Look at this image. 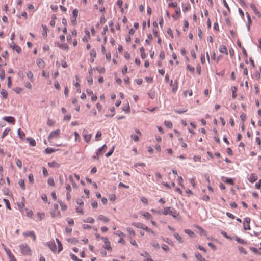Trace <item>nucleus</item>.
<instances>
[{"instance_id": "f257e3e1", "label": "nucleus", "mask_w": 261, "mask_h": 261, "mask_svg": "<svg viewBox=\"0 0 261 261\" xmlns=\"http://www.w3.org/2000/svg\"><path fill=\"white\" fill-rule=\"evenodd\" d=\"M161 214H162L164 215H171L174 218H177L179 215V213L177 212V211L171 207H164L163 211L161 212Z\"/></svg>"}, {"instance_id": "f03ea898", "label": "nucleus", "mask_w": 261, "mask_h": 261, "mask_svg": "<svg viewBox=\"0 0 261 261\" xmlns=\"http://www.w3.org/2000/svg\"><path fill=\"white\" fill-rule=\"evenodd\" d=\"M19 249L21 253L24 255H31V250L27 244L23 243L19 245Z\"/></svg>"}, {"instance_id": "7ed1b4c3", "label": "nucleus", "mask_w": 261, "mask_h": 261, "mask_svg": "<svg viewBox=\"0 0 261 261\" xmlns=\"http://www.w3.org/2000/svg\"><path fill=\"white\" fill-rule=\"evenodd\" d=\"M101 239L103 241L104 243V244L103 245V248L109 252H111L112 251V247L111 246V243L108 238L107 237H101Z\"/></svg>"}, {"instance_id": "20e7f679", "label": "nucleus", "mask_w": 261, "mask_h": 261, "mask_svg": "<svg viewBox=\"0 0 261 261\" xmlns=\"http://www.w3.org/2000/svg\"><path fill=\"white\" fill-rule=\"evenodd\" d=\"M60 134V130L59 129L51 131L48 136V140L51 141L53 139L58 138Z\"/></svg>"}, {"instance_id": "39448f33", "label": "nucleus", "mask_w": 261, "mask_h": 261, "mask_svg": "<svg viewBox=\"0 0 261 261\" xmlns=\"http://www.w3.org/2000/svg\"><path fill=\"white\" fill-rule=\"evenodd\" d=\"M58 205L57 204H54V209L50 212V214L52 217H61V213L60 211L58 210Z\"/></svg>"}, {"instance_id": "423d86ee", "label": "nucleus", "mask_w": 261, "mask_h": 261, "mask_svg": "<svg viewBox=\"0 0 261 261\" xmlns=\"http://www.w3.org/2000/svg\"><path fill=\"white\" fill-rule=\"evenodd\" d=\"M82 136L84 138L85 141L88 144L89 143L92 137V134H87V130L85 129H84L82 132Z\"/></svg>"}, {"instance_id": "0eeeda50", "label": "nucleus", "mask_w": 261, "mask_h": 261, "mask_svg": "<svg viewBox=\"0 0 261 261\" xmlns=\"http://www.w3.org/2000/svg\"><path fill=\"white\" fill-rule=\"evenodd\" d=\"M250 223V218L249 217H246L244 218L243 222V228L245 230H249L251 229Z\"/></svg>"}, {"instance_id": "6e6552de", "label": "nucleus", "mask_w": 261, "mask_h": 261, "mask_svg": "<svg viewBox=\"0 0 261 261\" xmlns=\"http://www.w3.org/2000/svg\"><path fill=\"white\" fill-rule=\"evenodd\" d=\"M65 189L66 190V199L67 201H69L71 198V192L72 191V189L70 185L68 184H66L65 185Z\"/></svg>"}, {"instance_id": "1a4fd4ad", "label": "nucleus", "mask_w": 261, "mask_h": 261, "mask_svg": "<svg viewBox=\"0 0 261 261\" xmlns=\"http://www.w3.org/2000/svg\"><path fill=\"white\" fill-rule=\"evenodd\" d=\"M48 166L51 168H59L61 164L55 160L48 162Z\"/></svg>"}, {"instance_id": "9d476101", "label": "nucleus", "mask_w": 261, "mask_h": 261, "mask_svg": "<svg viewBox=\"0 0 261 261\" xmlns=\"http://www.w3.org/2000/svg\"><path fill=\"white\" fill-rule=\"evenodd\" d=\"M97 219L99 221H101L104 223H107L110 221V219L109 218H108L106 216H105L103 215H99L97 218Z\"/></svg>"}, {"instance_id": "9b49d317", "label": "nucleus", "mask_w": 261, "mask_h": 261, "mask_svg": "<svg viewBox=\"0 0 261 261\" xmlns=\"http://www.w3.org/2000/svg\"><path fill=\"white\" fill-rule=\"evenodd\" d=\"M258 177L256 174L255 173H251L250 174L249 177L248 178V180L251 182L253 183L255 181L257 180Z\"/></svg>"}, {"instance_id": "f8f14e48", "label": "nucleus", "mask_w": 261, "mask_h": 261, "mask_svg": "<svg viewBox=\"0 0 261 261\" xmlns=\"http://www.w3.org/2000/svg\"><path fill=\"white\" fill-rule=\"evenodd\" d=\"M195 256L197 261H208V260H206L205 258H204L201 255V254L198 252L195 253Z\"/></svg>"}, {"instance_id": "ddd939ff", "label": "nucleus", "mask_w": 261, "mask_h": 261, "mask_svg": "<svg viewBox=\"0 0 261 261\" xmlns=\"http://www.w3.org/2000/svg\"><path fill=\"white\" fill-rule=\"evenodd\" d=\"M48 247L51 249V250L55 253L57 251V246L54 242H49L48 244Z\"/></svg>"}, {"instance_id": "4468645a", "label": "nucleus", "mask_w": 261, "mask_h": 261, "mask_svg": "<svg viewBox=\"0 0 261 261\" xmlns=\"http://www.w3.org/2000/svg\"><path fill=\"white\" fill-rule=\"evenodd\" d=\"M141 255L144 257V261H153L150 255L146 252L142 253Z\"/></svg>"}, {"instance_id": "2eb2a0df", "label": "nucleus", "mask_w": 261, "mask_h": 261, "mask_svg": "<svg viewBox=\"0 0 261 261\" xmlns=\"http://www.w3.org/2000/svg\"><path fill=\"white\" fill-rule=\"evenodd\" d=\"M250 7L251 9L254 11V12L255 13L256 15H257L259 17H261V14L260 12L258 11L257 8L256 7L255 5L253 4H251L250 5Z\"/></svg>"}, {"instance_id": "dca6fc26", "label": "nucleus", "mask_w": 261, "mask_h": 261, "mask_svg": "<svg viewBox=\"0 0 261 261\" xmlns=\"http://www.w3.org/2000/svg\"><path fill=\"white\" fill-rule=\"evenodd\" d=\"M219 50L220 52H221L222 53H224V54H225L226 55H228V51H227V48L226 46H225V45H221L219 46Z\"/></svg>"}, {"instance_id": "f3484780", "label": "nucleus", "mask_w": 261, "mask_h": 261, "mask_svg": "<svg viewBox=\"0 0 261 261\" xmlns=\"http://www.w3.org/2000/svg\"><path fill=\"white\" fill-rule=\"evenodd\" d=\"M3 119L10 123H14L15 121V118L12 116L4 117Z\"/></svg>"}, {"instance_id": "a211bd4d", "label": "nucleus", "mask_w": 261, "mask_h": 261, "mask_svg": "<svg viewBox=\"0 0 261 261\" xmlns=\"http://www.w3.org/2000/svg\"><path fill=\"white\" fill-rule=\"evenodd\" d=\"M246 14L247 20H248V23L247 24V29H248V31H249L250 29V25L252 24V21H251V17H250L249 13L248 12H246Z\"/></svg>"}, {"instance_id": "6ab92c4d", "label": "nucleus", "mask_w": 261, "mask_h": 261, "mask_svg": "<svg viewBox=\"0 0 261 261\" xmlns=\"http://www.w3.org/2000/svg\"><path fill=\"white\" fill-rule=\"evenodd\" d=\"M174 237L176 238L177 241L179 243H182L184 242V240L181 236H180L178 233L175 232L174 234Z\"/></svg>"}, {"instance_id": "aec40b11", "label": "nucleus", "mask_w": 261, "mask_h": 261, "mask_svg": "<svg viewBox=\"0 0 261 261\" xmlns=\"http://www.w3.org/2000/svg\"><path fill=\"white\" fill-rule=\"evenodd\" d=\"M141 215L142 216L148 220L151 219L152 218L151 215L147 212H141Z\"/></svg>"}, {"instance_id": "412c9836", "label": "nucleus", "mask_w": 261, "mask_h": 261, "mask_svg": "<svg viewBox=\"0 0 261 261\" xmlns=\"http://www.w3.org/2000/svg\"><path fill=\"white\" fill-rule=\"evenodd\" d=\"M37 220L41 221L45 218V213L43 212H39L37 215Z\"/></svg>"}, {"instance_id": "4be33fe9", "label": "nucleus", "mask_w": 261, "mask_h": 261, "mask_svg": "<svg viewBox=\"0 0 261 261\" xmlns=\"http://www.w3.org/2000/svg\"><path fill=\"white\" fill-rule=\"evenodd\" d=\"M37 65L40 68H43L45 66L44 62L41 59H37Z\"/></svg>"}, {"instance_id": "5701e85b", "label": "nucleus", "mask_w": 261, "mask_h": 261, "mask_svg": "<svg viewBox=\"0 0 261 261\" xmlns=\"http://www.w3.org/2000/svg\"><path fill=\"white\" fill-rule=\"evenodd\" d=\"M195 227L199 230V232L200 235H206V231L200 226L199 225H195Z\"/></svg>"}, {"instance_id": "b1692460", "label": "nucleus", "mask_w": 261, "mask_h": 261, "mask_svg": "<svg viewBox=\"0 0 261 261\" xmlns=\"http://www.w3.org/2000/svg\"><path fill=\"white\" fill-rule=\"evenodd\" d=\"M127 231L129 232V238H134L135 235H136V233L134 231V230H133V229L131 227H128L127 228Z\"/></svg>"}, {"instance_id": "393cba45", "label": "nucleus", "mask_w": 261, "mask_h": 261, "mask_svg": "<svg viewBox=\"0 0 261 261\" xmlns=\"http://www.w3.org/2000/svg\"><path fill=\"white\" fill-rule=\"evenodd\" d=\"M57 150H58V149H55L52 148L48 147L45 150V152L46 154H51Z\"/></svg>"}, {"instance_id": "a878e982", "label": "nucleus", "mask_w": 261, "mask_h": 261, "mask_svg": "<svg viewBox=\"0 0 261 261\" xmlns=\"http://www.w3.org/2000/svg\"><path fill=\"white\" fill-rule=\"evenodd\" d=\"M13 45H11V47H12V48L14 50H15L18 53H19L21 51V49L20 47L16 45L14 42L13 43Z\"/></svg>"}, {"instance_id": "bb28decb", "label": "nucleus", "mask_w": 261, "mask_h": 261, "mask_svg": "<svg viewBox=\"0 0 261 261\" xmlns=\"http://www.w3.org/2000/svg\"><path fill=\"white\" fill-rule=\"evenodd\" d=\"M58 46L61 49H63V50H64L67 51L69 49V47H68V45L66 44H59L58 45Z\"/></svg>"}, {"instance_id": "cd10ccee", "label": "nucleus", "mask_w": 261, "mask_h": 261, "mask_svg": "<svg viewBox=\"0 0 261 261\" xmlns=\"http://www.w3.org/2000/svg\"><path fill=\"white\" fill-rule=\"evenodd\" d=\"M68 179H69V181L71 182L72 186L74 188H76L77 187V186L76 184V183L74 181L73 176L71 175H70L68 177Z\"/></svg>"}, {"instance_id": "c85d7f7f", "label": "nucleus", "mask_w": 261, "mask_h": 261, "mask_svg": "<svg viewBox=\"0 0 261 261\" xmlns=\"http://www.w3.org/2000/svg\"><path fill=\"white\" fill-rule=\"evenodd\" d=\"M180 14V10L179 9L175 11V14L172 15L173 18L175 19H178Z\"/></svg>"}, {"instance_id": "c756f323", "label": "nucleus", "mask_w": 261, "mask_h": 261, "mask_svg": "<svg viewBox=\"0 0 261 261\" xmlns=\"http://www.w3.org/2000/svg\"><path fill=\"white\" fill-rule=\"evenodd\" d=\"M56 241H57V242L58 245V250L57 252H58V253H59L62 250L63 247H62L61 242L58 239H56Z\"/></svg>"}, {"instance_id": "7c9ffc66", "label": "nucleus", "mask_w": 261, "mask_h": 261, "mask_svg": "<svg viewBox=\"0 0 261 261\" xmlns=\"http://www.w3.org/2000/svg\"><path fill=\"white\" fill-rule=\"evenodd\" d=\"M224 182L226 184H228L231 185H234L233 180L232 178H226L224 180H223Z\"/></svg>"}, {"instance_id": "2f4dec72", "label": "nucleus", "mask_w": 261, "mask_h": 261, "mask_svg": "<svg viewBox=\"0 0 261 261\" xmlns=\"http://www.w3.org/2000/svg\"><path fill=\"white\" fill-rule=\"evenodd\" d=\"M17 134L19 136V137L21 139H23L24 136H25V134L23 132V131H21V129L20 128H19L17 130Z\"/></svg>"}, {"instance_id": "473e14b6", "label": "nucleus", "mask_w": 261, "mask_h": 261, "mask_svg": "<svg viewBox=\"0 0 261 261\" xmlns=\"http://www.w3.org/2000/svg\"><path fill=\"white\" fill-rule=\"evenodd\" d=\"M235 240L239 243L241 244H246V242L244 240V239L239 238L238 237L236 236L235 237Z\"/></svg>"}, {"instance_id": "72a5a7b5", "label": "nucleus", "mask_w": 261, "mask_h": 261, "mask_svg": "<svg viewBox=\"0 0 261 261\" xmlns=\"http://www.w3.org/2000/svg\"><path fill=\"white\" fill-rule=\"evenodd\" d=\"M47 183H48V185L49 186H51V187L54 186H55V182H54V178L52 177H50L48 179Z\"/></svg>"}, {"instance_id": "f704fd0d", "label": "nucleus", "mask_w": 261, "mask_h": 261, "mask_svg": "<svg viewBox=\"0 0 261 261\" xmlns=\"http://www.w3.org/2000/svg\"><path fill=\"white\" fill-rule=\"evenodd\" d=\"M102 136V134L101 131L98 130L95 135V140L96 141H99L101 139V137Z\"/></svg>"}, {"instance_id": "c9c22d12", "label": "nucleus", "mask_w": 261, "mask_h": 261, "mask_svg": "<svg viewBox=\"0 0 261 261\" xmlns=\"http://www.w3.org/2000/svg\"><path fill=\"white\" fill-rule=\"evenodd\" d=\"M185 232L191 237H193L194 236V232L190 229H185Z\"/></svg>"}, {"instance_id": "e433bc0d", "label": "nucleus", "mask_w": 261, "mask_h": 261, "mask_svg": "<svg viewBox=\"0 0 261 261\" xmlns=\"http://www.w3.org/2000/svg\"><path fill=\"white\" fill-rule=\"evenodd\" d=\"M164 124L167 127L169 128H171L173 126L172 122L168 120H165L164 121Z\"/></svg>"}, {"instance_id": "4c0bfd02", "label": "nucleus", "mask_w": 261, "mask_h": 261, "mask_svg": "<svg viewBox=\"0 0 261 261\" xmlns=\"http://www.w3.org/2000/svg\"><path fill=\"white\" fill-rule=\"evenodd\" d=\"M251 251H252L255 254L261 255V252L258 251L256 248L251 247L250 248Z\"/></svg>"}, {"instance_id": "58836bf2", "label": "nucleus", "mask_w": 261, "mask_h": 261, "mask_svg": "<svg viewBox=\"0 0 261 261\" xmlns=\"http://www.w3.org/2000/svg\"><path fill=\"white\" fill-rule=\"evenodd\" d=\"M18 184L22 190H24L25 189L24 181L23 179H20Z\"/></svg>"}, {"instance_id": "ea45409f", "label": "nucleus", "mask_w": 261, "mask_h": 261, "mask_svg": "<svg viewBox=\"0 0 261 261\" xmlns=\"http://www.w3.org/2000/svg\"><path fill=\"white\" fill-rule=\"evenodd\" d=\"M140 51L141 53V57L142 59H145L146 58V54L145 53V49L144 47H142L140 48Z\"/></svg>"}, {"instance_id": "a19ab883", "label": "nucleus", "mask_w": 261, "mask_h": 261, "mask_svg": "<svg viewBox=\"0 0 261 261\" xmlns=\"http://www.w3.org/2000/svg\"><path fill=\"white\" fill-rule=\"evenodd\" d=\"M70 256L71 258L74 261H82V259H79L76 255L73 253H70Z\"/></svg>"}, {"instance_id": "79ce46f5", "label": "nucleus", "mask_w": 261, "mask_h": 261, "mask_svg": "<svg viewBox=\"0 0 261 261\" xmlns=\"http://www.w3.org/2000/svg\"><path fill=\"white\" fill-rule=\"evenodd\" d=\"M58 202L61 206L62 210L64 211H66L67 208V205L63 203L61 201H59Z\"/></svg>"}, {"instance_id": "37998d69", "label": "nucleus", "mask_w": 261, "mask_h": 261, "mask_svg": "<svg viewBox=\"0 0 261 261\" xmlns=\"http://www.w3.org/2000/svg\"><path fill=\"white\" fill-rule=\"evenodd\" d=\"M84 222L89 223H93L94 222V219L91 217H88L86 220H84Z\"/></svg>"}, {"instance_id": "c03bdc74", "label": "nucleus", "mask_w": 261, "mask_h": 261, "mask_svg": "<svg viewBox=\"0 0 261 261\" xmlns=\"http://www.w3.org/2000/svg\"><path fill=\"white\" fill-rule=\"evenodd\" d=\"M74 135L75 136V142H80L81 141V138L79 134V133L77 132H74Z\"/></svg>"}, {"instance_id": "a18cd8bd", "label": "nucleus", "mask_w": 261, "mask_h": 261, "mask_svg": "<svg viewBox=\"0 0 261 261\" xmlns=\"http://www.w3.org/2000/svg\"><path fill=\"white\" fill-rule=\"evenodd\" d=\"M47 28L46 26H43V30H42V35L44 37H46L47 36Z\"/></svg>"}, {"instance_id": "49530a36", "label": "nucleus", "mask_w": 261, "mask_h": 261, "mask_svg": "<svg viewBox=\"0 0 261 261\" xmlns=\"http://www.w3.org/2000/svg\"><path fill=\"white\" fill-rule=\"evenodd\" d=\"M10 130V129L9 128H6L4 131L3 132V134L2 135V139H4V137L7 136L8 134V133L9 132V131Z\"/></svg>"}, {"instance_id": "de8ad7c7", "label": "nucleus", "mask_w": 261, "mask_h": 261, "mask_svg": "<svg viewBox=\"0 0 261 261\" xmlns=\"http://www.w3.org/2000/svg\"><path fill=\"white\" fill-rule=\"evenodd\" d=\"M115 149V146H113L112 148L109 150V151L106 154V157L110 156L112 153H113Z\"/></svg>"}, {"instance_id": "09e8293b", "label": "nucleus", "mask_w": 261, "mask_h": 261, "mask_svg": "<svg viewBox=\"0 0 261 261\" xmlns=\"http://www.w3.org/2000/svg\"><path fill=\"white\" fill-rule=\"evenodd\" d=\"M187 109H182V110L176 109L174 111L178 114H182L184 112H187Z\"/></svg>"}, {"instance_id": "8fccbe9b", "label": "nucleus", "mask_w": 261, "mask_h": 261, "mask_svg": "<svg viewBox=\"0 0 261 261\" xmlns=\"http://www.w3.org/2000/svg\"><path fill=\"white\" fill-rule=\"evenodd\" d=\"M238 249L239 250V252L241 253H242V254H247V251H246V250L245 249V248L242 246H239L238 247Z\"/></svg>"}, {"instance_id": "3c124183", "label": "nucleus", "mask_w": 261, "mask_h": 261, "mask_svg": "<svg viewBox=\"0 0 261 261\" xmlns=\"http://www.w3.org/2000/svg\"><path fill=\"white\" fill-rule=\"evenodd\" d=\"M72 15L73 17L75 19L77 18L78 16V10L77 9H74L72 11Z\"/></svg>"}, {"instance_id": "603ef678", "label": "nucleus", "mask_w": 261, "mask_h": 261, "mask_svg": "<svg viewBox=\"0 0 261 261\" xmlns=\"http://www.w3.org/2000/svg\"><path fill=\"white\" fill-rule=\"evenodd\" d=\"M131 138L135 142H138L139 141L138 136L135 134H132Z\"/></svg>"}, {"instance_id": "864d4df0", "label": "nucleus", "mask_w": 261, "mask_h": 261, "mask_svg": "<svg viewBox=\"0 0 261 261\" xmlns=\"http://www.w3.org/2000/svg\"><path fill=\"white\" fill-rule=\"evenodd\" d=\"M90 55L91 57L95 58L96 56V51L95 49H92L90 50Z\"/></svg>"}, {"instance_id": "5fc2aeb1", "label": "nucleus", "mask_w": 261, "mask_h": 261, "mask_svg": "<svg viewBox=\"0 0 261 261\" xmlns=\"http://www.w3.org/2000/svg\"><path fill=\"white\" fill-rule=\"evenodd\" d=\"M16 164L19 168H21L22 166V162L21 160L18 159H16Z\"/></svg>"}, {"instance_id": "6e6d98bb", "label": "nucleus", "mask_w": 261, "mask_h": 261, "mask_svg": "<svg viewBox=\"0 0 261 261\" xmlns=\"http://www.w3.org/2000/svg\"><path fill=\"white\" fill-rule=\"evenodd\" d=\"M23 235L24 237L30 236L31 237H33V231H26L23 233Z\"/></svg>"}, {"instance_id": "4d7b16f0", "label": "nucleus", "mask_w": 261, "mask_h": 261, "mask_svg": "<svg viewBox=\"0 0 261 261\" xmlns=\"http://www.w3.org/2000/svg\"><path fill=\"white\" fill-rule=\"evenodd\" d=\"M110 110L112 113V114L111 115H106V116L107 117H112L114 115V110H115L114 108L113 107L110 108Z\"/></svg>"}, {"instance_id": "13d9d810", "label": "nucleus", "mask_w": 261, "mask_h": 261, "mask_svg": "<svg viewBox=\"0 0 261 261\" xmlns=\"http://www.w3.org/2000/svg\"><path fill=\"white\" fill-rule=\"evenodd\" d=\"M41 198L44 201V202H47L48 204L50 203L49 202H48L47 197V195L46 194H43L41 196Z\"/></svg>"}, {"instance_id": "bf43d9fd", "label": "nucleus", "mask_w": 261, "mask_h": 261, "mask_svg": "<svg viewBox=\"0 0 261 261\" xmlns=\"http://www.w3.org/2000/svg\"><path fill=\"white\" fill-rule=\"evenodd\" d=\"M0 79L3 80L5 79V71L4 69L0 70Z\"/></svg>"}, {"instance_id": "052dcab7", "label": "nucleus", "mask_w": 261, "mask_h": 261, "mask_svg": "<svg viewBox=\"0 0 261 261\" xmlns=\"http://www.w3.org/2000/svg\"><path fill=\"white\" fill-rule=\"evenodd\" d=\"M130 243L133 246H135L136 247H138V245L136 242V241L133 239V238H130Z\"/></svg>"}, {"instance_id": "680f3d73", "label": "nucleus", "mask_w": 261, "mask_h": 261, "mask_svg": "<svg viewBox=\"0 0 261 261\" xmlns=\"http://www.w3.org/2000/svg\"><path fill=\"white\" fill-rule=\"evenodd\" d=\"M96 69L100 73H103L105 72V69L104 67H96Z\"/></svg>"}, {"instance_id": "e2e57ef3", "label": "nucleus", "mask_w": 261, "mask_h": 261, "mask_svg": "<svg viewBox=\"0 0 261 261\" xmlns=\"http://www.w3.org/2000/svg\"><path fill=\"white\" fill-rule=\"evenodd\" d=\"M3 201L5 202L7 208H8V209H10L11 208L9 200L6 199H4Z\"/></svg>"}, {"instance_id": "0e129e2a", "label": "nucleus", "mask_w": 261, "mask_h": 261, "mask_svg": "<svg viewBox=\"0 0 261 261\" xmlns=\"http://www.w3.org/2000/svg\"><path fill=\"white\" fill-rule=\"evenodd\" d=\"M144 230L148 233L154 234V231L153 230H152L150 228H149V227H148L146 226H145Z\"/></svg>"}, {"instance_id": "69168bd1", "label": "nucleus", "mask_w": 261, "mask_h": 261, "mask_svg": "<svg viewBox=\"0 0 261 261\" xmlns=\"http://www.w3.org/2000/svg\"><path fill=\"white\" fill-rule=\"evenodd\" d=\"M255 187L257 189L261 188V179H259L258 181L255 184Z\"/></svg>"}, {"instance_id": "338daca9", "label": "nucleus", "mask_w": 261, "mask_h": 261, "mask_svg": "<svg viewBox=\"0 0 261 261\" xmlns=\"http://www.w3.org/2000/svg\"><path fill=\"white\" fill-rule=\"evenodd\" d=\"M103 153H104V151H103V150H102V149L101 148L98 149L96 152V155H98L99 156L102 155Z\"/></svg>"}, {"instance_id": "774afa93", "label": "nucleus", "mask_w": 261, "mask_h": 261, "mask_svg": "<svg viewBox=\"0 0 261 261\" xmlns=\"http://www.w3.org/2000/svg\"><path fill=\"white\" fill-rule=\"evenodd\" d=\"M167 33L172 38H173V34L171 28H168L167 29Z\"/></svg>"}]
</instances>
